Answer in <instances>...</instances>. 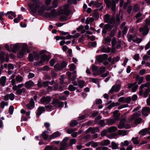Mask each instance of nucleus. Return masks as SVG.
Listing matches in <instances>:
<instances>
[{
    "label": "nucleus",
    "mask_w": 150,
    "mask_h": 150,
    "mask_svg": "<svg viewBox=\"0 0 150 150\" xmlns=\"http://www.w3.org/2000/svg\"><path fill=\"white\" fill-rule=\"evenodd\" d=\"M108 132L107 129H104L101 132V135L102 137H103Z\"/></svg>",
    "instance_id": "64"
},
{
    "label": "nucleus",
    "mask_w": 150,
    "mask_h": 150,
    "mask_svg": "<svg viewBox=\"0 0 150 150\" xmlns=\"http://www.w3.org/2000/svg\"><path fill=\"white\" fill-rule=\"evenodd\" d=\"M28 58V59H29V61H30V62L33 61V60H34V56L33 55V54H31V53L29 54Z\"/></svg>",
    "instance_id": "48"
},
{
    "label": "nucleus",
    "mask_w": 150,
    "mask_h": 150,
    "mask_svg": "<svg viewBox=\"0 0 150 150\" xmlns=\"http://www.w3.org/2000/svg\"><path fill=\"white\" fill-rule=\"evenodd\" d=\"M26 91V89L24 88H22L21 89H18L16 91V93L19 94L21 95L22 93H24Z\"/></svg>",
    "instance_id": "34"
},
{
    "label": "nucleus",
    "mask_w": 150,
    "mask_h": 150,
    "mask_svg": "<svg viewBox=\"0 0 150 150\" xmlns=\"http://www.w3.org/2000/svg\"><path fill=\"white\" fill-rule=\"evenodd\" d=\"M105 71V68L104 67H101L98 69L96 73H94L95 76L100 75L104 72Z\"/></svg>",
    "instance_id": "26"
},
{
    "label": "nucleus",
    "mask_w": 150,
    "mask_h": 150,
    "mask_svg": "<svg viewBox=\"0 0 150 150\" xmlns=\"http://www.w3.org/2000/svg\"><path fill=\"white\" fill-rule=\"evenodd\" d=\"M51 100V99L50 97L44 96L41 98L40 101L42 103L47 104Z\"/></svg>",
    "instance_id": "11"
},
{
    "label": "nucleus",
    "mask_w": 150,
    "mask_h": 150,
    "mask_svg": "<svg viewBox=\"0 0 150 150\" xmlns=\"http://www.w3.org/2000/svg\"><path fill=\"white\" fill-rule=\"evenodd\" d=\"M76 71H74L73 73V75L71 78H71H70L69 79V80H71L72 81H73L75 80V78H76Z\"/></svg>",
    "instance_id": "46"
},
{
    "label": "nucleus",
    "mask_w": 150,
    "mask_h": 150,
    "mask_svg": "<svg viewBox=\"0 0 150 150\" xmlns=\"http://www.w3.org/2000/svg\"><path fill=\"white\" fill-rule=\"evenodd\" d=\"M120 105V103L118 102H112L111 103L110 105H109L108 106L107 108L108 109H111L113 107H115L118 105Z\"/></svg>",
    "instance_id": "31"
},
{
    "label": "nucleus",
    "mask_w": 150,
    "mask_h": 150,
    "mask_svg": "<svg viewBox=\"0 0 150 150\" xmlns=\"http://www.w3.org/2000/svg\"><path fill=\"white\" fill-rule=\"evenodd\" d=\"M97 43L96 42H90L88 43V45L90 47H94L96 45Z\"/></svg>",
    "instance_id": "53"
},
{
    "label": "nucleus",
    "mask_w": 150,
    "mask_h": 150,
    "mask_svg": "<svg viewBox=\"0 0 150 150\" xmlns=\"http://www.w3.org/2000/svg\"><path fill=\"white\" fill-rule=\"evenodd\" d=\"M150 86V83L149 82L141 85L140 87V88L139 92V95L141 96L142 95L143 92V90H142L143 88L144 87H149Z\"/></svg>",
    "instance_id": "13"
},
{
    "label": "nucleus",
    "mask_w": 150,
    "mask_h": 150,
    "mask_svg": "<svg viewBox=\"0 0 150 150\" xmlns=\"http://www.w3.org/2000/svg\"><path fill=\"white\" fill-rule=\"evenodd\" d=\"M69 8V6L67 4H66L64 6V9L63 12V13L67 16L69 14V11L68 10Z\"/></svg>",
    "instance_id": "23"
},
{
    "label": "nucleus",
    "mask_w": 150,
    "mask_h": 150,
    "mask_svg": "<svg viewBox=\"0 0 150 150\" xmlns=\"http://www.w3.org/2000/svg\"><path fill=\"white\" fill-rule=\"evenodd\" d=\"M128 40L130 42L132 40L133 42L136 43L137 44L140 43L142 41V40L141 38H138L137 36L132 35H127Z\"/></svg>",
    "instance_id": "4"
},
{
    "label": "nucleus",
    "mask_w": 150,
    "mask_h": 150,
    "mask_svg": "<svg viewBox=\"0 0 150 150\" xmlns=\"http://www.w3.org/2000/svg\"><path fill=\"white\" fill-rule=\"evenodd\" d=\"M94 21V19L92 17H88L86 20L85 23L86 24H88L90 22H93Z\"/></svg>",
    "instance_id": "39"
},
{
    "label": "nucleus",
    "mask_w": 150,
    "mask_h": 150,
    "mask_svg": "<svg viewBox=\"0 0 150 150\" xmlns=\"http://www.w3.org/2000/svg\"><path fill=\"white\" fill-rule=\"evenodd\" d=\"M69 66L70 70L71 71L74 70L76 68L75 65L74 64H71Z\"/></svg>",
    "instance_id": "52"
},
{
    "label": "nucleus",
    "mask_w": 150,
    "mask_h": 150,
    "mask_svg": "<svg viewBox=\"0 0 150 150\" xmlns=\"http://www.w3.org/2000/svg\"><path fill=\"white\" fill-rule=\"evenodd\" d=\"M78 85L80 88H82L85 86V82L82 80H80L78 82Z\"/></svg>",
    "instance_id": "41"
},
{
    "label": "nucleus",
    "mask_w": 150,
    "mask_h": 150,
    "mask_svg": "<svg viewBox=\"0 0 150 150\" xmlns=\"http://www.w3.org/2000/svg\"><path fill=\"white\" fill-rule=\"evenodd\" d=\"M49 132L47 131H45L44 132H43L42 134V137L43 138L45 139L46 140L48 138Z\"/></svg>",
    "instance_id": "35"
},
{
    "label": "nucleus",
    "mask_w": 150,
    "mask_h": 150,
    "mask_svg": "<svg viewBox=\"0 0 150 150\" xmlns=\"http://www.w3.org/2000/svg\"><path fill=\"white\" fill-rule=\"evenodd\" d=\"M138 137H136L134 138H132V141L133 142V143L134 144H137L139 143L138 141L137 140Z\"/></svg>",
    "instance_id": "45"
},
{
    "label": "nucleus",
    "mask_w": 150,
    "mask_h": 150,
    "mask_svg": "<svg viewBox=\"0 0 150 150\" xmlns=\"http://www.w3.org/2000/svg\"><path fill=\"white\" fill-rule=\"evenodd\" d=\"M91 67L92 69L93 72V75H95L94 73H96V72L98 70L97 67L94 65H92L91 66Z\"/></svg>",
    "instance_id": "42"
},
{
    "label": "nucleus",
    "mask_w": 150,
    "mask_h": 150,
    "mask_svg": "<svg viewBox=\"0 0 150 150\" xmlns=\"http://www.w3.org/2000/svg\"><path fill=\"white\" fill-rule=\"evenodd\" d=\"M41 59L44 62L48 61L50 58V54L47 53L45 50H42L40 52Z\"/></svg>",
    "instance_id": "2"
},
{
    "label": "nucleus",
    "mask_w": 150,
    "mask_h": 150,
    "mask_svg": "<svg viewBox=\"0 0 150 150\" xmlns=\"http://www.w3.org/2000/svg\"><path fill=\"white\" fill-rule=\"evenodd\" d=\"M121 87L120 84H118L116 86H113L109 92L110 93H112L114 91L116 92H118Z\"/></svg>",
    "instance_id": "17"
},
{
    "label": "nucleus",
    "mask_w": 150,
    "mask_h": 150,
    "mask_svg": "<svg viewBox=\"0 0 150 150\" xmlns=\"http://www.w3.org/2000/svg\"><path fill=\"white\" fill-rule=\"evenodd\" d=\"M20 46L17 44L14 45H11V47L12 50L13 52H16L17 50H18Z\"/></svg>",
    "instance_id": "29"
},
{
    "label": "nucleus",
    "mask_w": 150,
    "mask_h": 150,
    "mask_svg": "<svg viewBox=\"0 0 150 150\" xmlns=\"http://www.w3.org/2000/svg\"><path fill=\"white\" fill-rule=\"evenodd\" d=\"M30 1L33 2V4L31 3L28 4V6L31 10L33 12H35L37 11V9L38 7V5L36 4H38L39 2L38 0H30Z\"/></svg>",
    "instance_id": "6"
},
{
    "label": "nucleus",
    "mask_w": 150,
    "mask_h": 150,
    "mask_svg": "<svg viewBox=\"0 0 150 150\" xmlns=\"http://www.w3.org/2000/svg\"><path fill=\"white\" fill-rule=\"evenodd\" d=\"M142 120V119L141 118H139L136 119L134 121V123L136 124H139L141 123Z\"/></svg>",
    "instance_id": "61"
},
{
    "label": "nucleus",
    "mask_w": 150,
    "mask_h": 150,
    "mask_svg": "<svg viewBox=\"0 0 150 150\" xmlns=\"http://www.w3.org/2000/svg\"><path fill=\"white\" fill-rule=\"evenodd\" d=\"M4 15V11L0 12V20L1 21H3L4 20V19L3 18Z\"/></svg>",
    "instance_id": "62"
},
{
    "label": "nucleus",
    "mask_w": 150,
    "mask_h": 150,
    "mask_svg": "<svg viewBox=\"0 0 150 150\" xmlns=\"http://www.w3.org/2000/svg\"><path fill=\"white\" fill-rule=\"evenodd\" d=\"M140 32L144 35H147L148 33L149 30L146 25L140 27L139 28Z\"/></svg>",
    "instance_id": "12"
},
{
    "label": "nucleus",
    "mask_w": 150,
    "mask_h": 150,
    "mask_svg": "<svg viewBox=\"0 0 150 150\" xmlns=\"http://www.w3.org/2000/svg\"><path fill=\"white\" fill-rule=\"evenodd\" d=\"M128 85V88H132V91L133 92H134L136 91L138 86L136 83H135L131 84L129 83Z\"/></svg>",
    "instance_id": "18"
},
{
    "label": "nucleus",
    "mask_w": 150,
    "mask_h": 150,
    "mask_svg": "<svg viewBox=\"0 0 150 150\" xmlns=\"http://www.w3.org/2000/svg\"><path fill=\"white\" fill-rule=\"evenodd\" d=\"M6 77L5 76H2L0 79V83L1 85L3 86L5 85L6 82Z\"/></svg>",
    "instance_id": "28"
},
{
    "label": "nucleus",
    "mask_w": 150,
    "mask_h": 150,
    "mask_svg": "<svg viewBox=\"0 0 150 150\" xmlns=\"http://www.w3.org/2000/svg\"><path fill=\"white\" fill-rule=\"evenodd\" d=\"M45 107L46 109L48 111H51L54 109L53 107L50 105L46 106Z\"/></svg>",
    "instance_id": "54"
},
{
    "label": "nucleus",
    "mask_w": 150,
    "mask_h": 150,
    "mask_svg": "<svg viewBox=\"0 0 150 150\" xmlns=\"http://www.w3.org/2000/svg\"><path fill=\"white\" fill-rule=\"evenodd\" d=\"M113 118L112 119H108L107 120L108 123L109 125H112L115 123L120 118V114L118 110H115L113 113Z\"/></svg>",
    "instance_id": "1"
},
{
    "label": "nucleus",
    "mask_w": 150,
    "mask_h": 150,
    "mask_svg": "<svg viewBox=\"0 0 150 150\" xmlns=\"http://www.w3.org/2000/svg\"><path fill=\"white\" fill-rule=\"evenodd\" d=\"M67 65V63L66 62H62L60 65L61 69L65 67H66Z\"/></svg>",
    "instance_id": "63"
},
{
    "label": "nucleus",
    "mask_w": 150,
    "mask_h": 150,
    "mask_svg": "<svg viewBox=\"0 0 150 150\" xmlns=\"http://www.w3.org/2000/svg\"><path fill=\"white\" fill-rule=\"evenodd\" d=\"M117 129V128L116 127L112 126L108 128V132L109 133L113 132L116 131Z\"/></svg>",
    "instance_id": "30"
},
{
    "label": "nucleus",
    "mask_w": 150,
    "mask_h": 150,
    "mask_svg": "<svg viewBox=\"0 0 150 150\" xmlns=\"http://www.w3.org/2000/svg\"><path fill=\"white\" fill-rule=\"evenodd\" d=\"M129 144V143L127 141H125L124 142H122L121 144V146L122 147L127 146Z\"/></svg>",
    "instance_id": "58"
},
{
    "label": "nucleus",
    "mask_w": 150,
    "mask_h": 150,
    "mask_svg": "<svg viewBox=\"0 0 150 150\" xmlns=\"http://www.w3.org/2000/svg\"><path fill=\"white\" fill-rule=\"evenodd\" d=\"M26 108L28 109H33L35 106V103L33 100L31 99L29 103L26 105Z\"/></svg>",
    "instance_id": "19"
},
{
    "label": "nucleus",
    "mask_w": 150,
    "mask_h": 150,
    "mask_svg": "<svg viewBox=\"0 0 150 150\" xmlns=\"http://www.w3.org/2000/svg\"><path fill=\"white\" fill-rule=\"evenodd\" d=\"M127 132L125 130H119L118 131V134H119L124 136L127 134Z\"/></svg>",
    "instance_id": "40"
},
{
    "label": "nucleus",
    "mask_w": 150,
    "mask_h": 150,
    "mask_svg": "<svg viewBox=\"0 0 150 150\" xmlns=\"http://www.w3.org/2000/svg\"><path fill=\"white\" fill-rule=\"evenodd\" d=\"M76 130V129H67L66 130V132L67 133L70 134H72L73 132Z\"/></svg>",
    "instance_id": "50"
},
{
    "label": "nucleus",
    "mask_w": 150,
    "mask_h": 150,
    "mask_svg": "<svg viewBox=\"0 0 150 150\" xmlns=\"http://www.w3.org/2000/svg\"><path fill=\"white\" fill-rule=\"evenodd\" d=\"M16 79L17 81L20 82L23 81V78L21 76L18 75L16 76Z\"/></svg>",
    "instance_id": "43"
},
{
    "label": "nucleus",
    "mask_w": 150,
    "mask_h": 150,
    "mask_svg": "<svg viewBox=\"0 0 150 150\" xmlns=\"http://www.w3.org/2000/svg\"><path fill=\"white\" fill-rule=\"evenodd\" d=\"M29 52L28 50V48L27 45L25 43L23 44L22 47V49L20 51L19 54L21 56Z\"/></svg>",
    "instance_id": "7"
},
{
    "label": "nucleus",
    "mask_w": 150,
    "mask_h": 150,
    "mask_svg": "<svg viewBox=\"0 0 150 150\" xmlns=\"http://www.w3.org/2000/svg\"><path fill=\"white\" fill-rule=\"evenodd\" d=\"M45 109L44 107H39L37 110V115L38 116L40 115L43 112H45Z\"/></svg>",
    "instance_id": "24"
},
{
    "label": "nucleus",
    "mask_w": 150,
    "mask_h": 150,
    "mask_svg": "<svg viewBox=\"0 0 150 150\" xmlns=\"http://www.w3.org/2000/svg\"><path fill=\"white\" fill-rule=\"evenodd\" d=\"M14 110V107L11 105L10 106L9 109V112L11 115L13 114Z\"/></svg>",
    "instance_id": "59"
},
{
    "label": "nucleus",
    "mask_w": 150,
    "mask_h": 150,
    "mask_svg": "<svg viewBox=\"0 0 150 150\" xmlns=\"http://www.w3.org/2000/svg\"><path fill=\"white\" fill-rule=\"evenodd\" d=\"M9 14H11L12 16L15 17L16 16L15 13L12 11H9L5 14L6 16H7Z\"/></svg>",
    "instance_id": "49"
},
{
    "label": "nucleus",
    "mask_w": 150,
    "mask_h": 150,
    "mask_svg": "<svg viewBox=\"0 0 150 150\" xmlns=\"http://www.w3.org/2000/svg\"><path fill=\"white\" fill-rule=\"evenodd\" d=\"M68 139V138L65 137L63 140L61 144V146L60 148V150H64L67 147V142Z\"/></svg>",
    "instance_id": "10"
},
{
    "label": "nucleus",
    "mask_w": 150,
    "mask_h": 150,
    "mask_svg": "<svg viewBox=\"0 0 150 150\" xmlns=\"http://www.w3.org/2000/svg\"><path fill=\"white\" fill-rule=\"evenodd\" d=\"M139 6L137 4H136L134 6V8L133 9V11H134V12H137L139 10Z\"/></svg>",
    "instance_id": "60"
},
{
    "label": "nucleus",
    "mask_w": 150,
    "mask_h": 150,
    "mask_svg": "<svg viewBox=\"0 0 150 150\" xmlns=\"http://www.w3.org/2000/svg\"><path fill=\"white\" fill-rule=\"evenodd\" d=\"M118 127L120 129L123 128L128 129L130 128V126L129 125L127 124L125 119L123 118L120 121L118 125Z\"/></svg>",
    "instance_id": "3"
},
{
    "label": "nucleus",
    "mask_w": 150,
    "mask_h": 150,
    "mask_svg": "<svg viewBox=\"0 0 150 150\" xmlns=\"http://www.w3.org/2000/svg\"><path fill=\"white\" fill-rule=\"evenodd\" d=\"M59 2V0H54L52 2L53 6L54 8H56Z\"/></svg>",
    "instance_id": "47"
},
{
    "label": "nucleus",
    "mask_w": 150,
    "mask_h": 150,
    "mask_svg": "<svg viewBox=\"0 0 150 150\" xmlns=\"http://www.w3.org/2000/svg\"><path fill=\"white\" fill-rule=\"evenodd\" d=\"M98 144L101 146H106L110 144V141L108 139L104 140L98 143Z\"/></svg>",
    "instance_id": "22"
},
{
    "label": "nucleus",
    "mask_w": 150,
    "mask_h": 150,
    "mask_svg": "<svg viewBox=\"0 0 150 150\" xmlns=\"http://www.w3.org/2000/svg\"><path fill=\"white\" fill-rule=\"evenodd\" d=\"M150 113V108L148 107L144 108L142 109V114L144 116H146Z\"/></svg>",
    "instance_id": "14"
},
{
    "label": "nucleus",
    "mask_w": 150,
    "mask_h": 150,
    "mask_svg": "<svg viewBox=\"0 0 150 150\" xmlns=\"http://www.w3.org/2000/svg\"><path fill=\"white\" fill-rule=\"evenodd\" d=\"M150 127L149 128H145L139 132V134L141 135H144L146 134H150Z\"/></svg>",
    "instance_id": "15"
},
{
    "label": "nucleus",
    "mask_w": 150,
    "mask_h": 150,
    "mask_svg": "<svg viewBox=\"0 0 150 150\" xmlns=\"http://www.w3.org/2000/svg\"><path fill=\"white\" fill-rule=\"evenodd\" d=\"M111 16L108 14H106L104 16V21L108 23L110 22Z\"/></svg>",
    "instance_id": "33"
},
{
    "label": "nucleus",
    "mask_w": 150,
    "mask_h": 150,
    "mask_svg": "<svg viewBox=\"0 0 150 150\" xmlns=\"http://www.w3.org/2000/svg\"><path fill=\"white\" fill-rule=\"evenodd\" d=\"M54 69L56 71L61 70V66L59 64H56L54 67Z\"/></svg>",
    "instance_id": "44"
},
{
    "label": "nucleus",
    "mask_w": 150,
    "mask_h": 150,
    "mask_svg": "<svg viewBox=\"0 0 150 150\" xmlns=\"http://www.w3.org/2000/svg\"><path fill=\"white\" fill-rule=\"evenodd\" d=\"M99 129L98 127L92 128L90 127L86 131V132L87 133L91 132V134L95 133L96 132H99Z\"/></svg>",
    "instance_id": "16"
},
{
    "label": "nucleus",
    "mask_w": 150,
    "mask_h": 150,
    "mask_svg": "<svg viewBox=\"0 0 150 150\" xmlns=\"http://www.w3.org/2000/svg\"><path fill=\"white\" fill-rule=\"evenodd\" d=\"M108 57V56L106 54L100 55L96 57V59L99 62H102L103 61L106 60Z\"/></svg>",
    "instance_id": "9"
},
{
    "label": "nucleus",
    "mask_w": 150,
    "mask_h": 150,
    "mask_svg": "<svg viewBox=\"0 0 150 150\" xmlns=\"http://www.w3.org/2000/svg\"><path fill=\"white\" fill-rule=\"evenodd\" d=\"M141 115L140 113L137 112L134 113L133 115L130 116L128 120L129 122H131L135 119L137 117Z\"/></svg>",
    "instance_id": "20"
},
{
    "label": "nucleus",
    "mask_w": 150,
    "mask_h": 150,
    "mask_svg": "<svg viewBox=\"0 0 150 150\" xmlns=\"http://www.w3.org/2000/svg\"><path fill=\"white\" fill-rule=\"evenodd\" d=\"M25 87L27 88H30L31 87L33 86L34 85L33 82L31 80L26 82L25 84Z\"/></svg>",
    "instance_id": "25"
},
{
    "label": "nucleus",
    "mask_w": 150,
    "mask_h": 150,
    "mask_svg": "<svg viewBox=\"0 0 150 150\" xmlns=\"http://www.w3.org/2000/svg\"><path fill=\"white\" fill-rule=\"evenodd\" d=\"M147 88L146 89L144 93V97H146L147 96L149 93L150 92V86L149 87Z\"/></svg>",
    "instance_id": "37"
},
{
    "label": "nucleus",
    "mask_w": 150,
    "mask_h": 150,
    "mask_svg": "<svg viewBox=\"0 0 150 150\" xmlns=\"http://www.w3.org/2000/svg\"><path fill=\"white\" fill-rule=\"evenodd\" d=\"M71 38V36L69 34H68V35H67L66 37L61 36V40H65L70 39Z\"/></svg>",
    "instance_id": "38"
},
{
    "label": "nucleus",
    "mask_w": 150,
    "mask_h": 150,
    "mask_svg": "<svg viewBox=\"0 0 150 150\" xmlns=\"http://www.w3.org/2000/svg\"><path fill=\"white\" fill-rule=\"evenodd\" d=\"M102 4L101 3H99L96 1L95 3L94 4V7H96L98 8L100 10H101L103 8V6L102 5Z\"/></svg>",
    "instance_id": "27"
},
{
    "label": "nucleus",
    "mask_w": 150,
    "mask_h": 150,
    "mask_svg": "<svg viewBox=\"0 0 150 150\" xmlns=\"http://www.w3.org/2000/svg\"><path fill=\"white\" fill-rule=\"evenodd\" d=\"M53 83V82H51L48 81H46L43 83V85L45 87H48L49 90H51L52 89L51 87L49 86V85H52Z\"/></svg>",
    "instance_id": "21"
},
{
    "label": "nucleus",
    "mask_w": 150,
    "mask_h": 150,
    "mask_svg": "<svg viewBox=\"0 0 150 150\" xmlns=\"http://www.w3.org/2000/svg\"><path fill=\"white\" fill-rule=\"evenodd\" d=\"M34 58L35 59H39L40 56L36 52L33 51V52Z\"/></svg>",
    "instance_id": "56"
},
{
    "label": "nucleus",
    "mask_w": 150,
    "mask_h": 150,
    "mask_svg": "<svg viewBox=\"0 0 150 150\" xmlns=\"http://www.w3.org/2000/svg\"><path fill=\"white\" fill-rule=\"evenodd\" d=\"M76 88L72 85H70L68 87V89L70 91H74L76 89Z\"/></svg>",
    "instance_id": "51"
},
{
    "label": "nucleus",
    "mask_w": 150,
    "mask_h": 150,
    "mask_svg": "<svg viewBox=\"0 0 150 150\" xmlns=\"http://www.w3.org/2000/svg\"><path fill=\"white\" fill-rule=\"evenodd\" d=\"M78 124L76 120H73L70 123V125L72 127H74L76 126Z\"/></svg>",
    "instance_id": "55"
},
{
    "label": "nucleus",
    "mask_w": 150,
    "mask_h": 150,
    "mask_svg": "<svg viewBox=\"0 0 150 150\" xmlns=\"http://www.w3.org/2000/svg\"><path fill=\"white\" fill-rule=\"evenodd\" d=\"M52 104L55 107H58L59 108L62 107L64 105L63 102H60L58 99H55L52 100Z\"/></svg>",
    "instance_id": "8"
},
{
    "label": "nucleus",
    "mask_w": 150,
    "mask_h": 150,
    "mask_svg": "<svg viewBox=\"0 0 150 150\" xmlns=\"http://www.w3.org/2000/svg\"><path fill=\"white\" fill-rule=\"evenodd\" d=\"M1 105L2 109H3L5 106H7L8 105V103L4 101H2L1 103Z\"/></svg>",
    "instance_id": "57"
},
{
    "label": "nucleus",
    "mask_w": 150,
    "mask_h": 150,
    "mask_svg": "<svg viewBox=\"0 0 150 150\" xmlns=\"http://www.w3.org/2000/svg\"><path fill=\"white\" fill-rule=\"evenodd\" d=\"M60 135V133L57 132H55L52 135L50 136V137L51 139H52L59 137Z\"/></svg>",
    "instance_id": "32"
},
{
    "label": "nucleus",
    "mask_w": 150,
    "mask_h": 150,
    "mask_svg": "<svg viewBox=\"0 0 150 150\" xmlns=\"http://www.w3.org/2000/svg\"><path fill=\"white\" fill-rule=\"evenodd\" d=\"M104 2L105 3L106 6L110 8L111 6V9L112 11L115 12V10L116 4L115 1L114 0H112V1L109 0H104Z\"/></svg>",
    "instance_id": "5"
},
{
    "label": "nucleus",
    "mask_w": 150,
    "mask_h": 150,
    "mask_svg": "<svg viewBox=\"0 0 150 150\" xmlns=\"http://www.w3.org/2000/svg\"><path fill=\"white\" fill-rule=\"evenodd\" d=\"M112 148L113 149H118V145L115 142H112L111 143Z\"/></svg>",
    "instance_id": "36"
}]
</instances>
